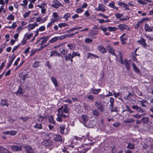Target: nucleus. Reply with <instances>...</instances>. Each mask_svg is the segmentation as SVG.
<instances>
[{
  "mask_svg": "<svg viewBox=\"0 0 153 153\" xmlns=\"http://www.w3.org/2000/svg\"><path fill=\"white\" fill-rule=\"evenodd\" d=\"M90 146V145L84 144L78 147L77 149L78 153H85L91 148Z\"/></svg>",
  "mask_w": 153,
  "mask_h": 153,
  "instance_id": "1",
  "label": "nucleus"
},
{
  "mask_svg": "<svg viewBox=\"0 0 153 153\" xmlns=\"http://www.w3.org/2000/svg\"><path fill=\"white\" fill-rule=\"evenodd\" d=\"M119 56L120 58V59L119 62H120L122 64H124V63L126 67H129L130 65H131V63L130 62V60H129L128 61L126 59H125L123 61V54L120 51H119Z\"/></svg>",
  "mask_w": 153,
  "mask_h": 153,
  "instance_id": "2",
  "label": "nucleus"
},
{
  "mask_svg": "<svg viewBox=\"0 0 153 153\" xmlns=\"http://www.w3.org/2000/svg\"><path fill=\"white\" fill-rule=\"evenodd\" d=\"M115 16L116 18L119 19L121 21H125L129 19V17L128 16H126L125 17L121 18L123 16L122 14L117 13H116Z\"/></svg>",
  "mask_w": 153,
  "mask_h": 153,
  "instance_id": "3",
  "label": "nucleus"
},
{
  "mask_svg": "<svg viewBox=\"0 0 153 153\" xmlns=\"http://www.w3.org/2000/svg\"><path fill=\"white\" fill-rule=\"evenodd\" d=\"M60 6H62V4L57 0H54L51 5V7L56 8H58Z\"/></svg>",
  "mask_w": 153,
  "mask_h": 153,
  "instance_id": "4",
  "label": "nucleus"
},
{
  "mask_svg": "<svg viewBox=\"0 0 153 153\" xmlns=\"http://www.w3.org/2000/svg\"><path fill=\"white\" fill-rule=\"evenodd\" d=\"M11 149L13 151L18 152L22 150V146L16 145H12L10 146Z\"/></svg>",
  "mask_w": 153,
  "mask_h": 153,
  "instance_id": "5",
  "label": "nucleus"
},
{
  "mask_svg": "<svg viewBox=\"0 0 153 153\" xmlns=\"http://www.w3.org/2000/svg\"><path fill=\"white\" fill-rule=\"evenodd\" d=\"M52 144V141L50 140H44L42 142V144L46 146H50Z\"/></svg>",
  "mask_w": 153,
  "mask_h": 153,
  "instance_id": "6",
  "label": "nucleus"
},
{
  "mask_svg": "<svg viewBox=\"0 0 153 153\" xmlns=\"http://www.w3.org/2000/svg\"><path fill=\"white\" fill-rule=\"evenodd\" d=\"M95 105L96 107L99 110L102 111L103 108V107L102 105V104L101 102L100 101H97L95 102Z\"/></svg>",
  "mask_w": 153,
  "mask_h": 153,
  "instance_id": "7",
  "label": "nucleus"
},
{
  "mask_svg": "<svg viewBox=\"0 0 153 153\" xmlns=\"http://www.w3.org/2000/svg\"><path fill=\"white\" fill-rule=\"evenodd\" d=\"M105 6H104L103 4H100L98 5L97 8H96V10L100 11L102 12H105L106 9L105 8Z\"/></svg>",
  "mask_w": 153,
  "mask_h": 153,
  "instance_id": "8",
  "label": "nucleus"
},
{
  "mask_svg": "<svg viewBox=\"0 0 153 153\" xmlns=\"http://www.w3.org/2000/svg\"><path fill=\"white\" fill-rule=\"evenodd\" d=\"M23 148L25 150L27 153H34L33 148L29 146H25Z\"/></svg>",
  "mask_w": 153,
  "mask_h": 153,
  "instance_id": "9",
  "label": "nucleus"
},
{
  "mask_svg": "<svg viewBox=\"0 0 153 153\" xmlns=\"http://www.w3.org/2000/svg\"><path fill=\"white\" fill-rule=\"evenodd\" d=\"M97 49L99 52L102 54H104L107 52V50L102 45H99L97 47Z\"/></svg>",
  "mask_w": 153,
  "mask_h": 153,
  "instance_id": "10",
  "label": "nucleus"
},
{
  "mask_svg": "<svg viewBox=\"0 0 153 153\" xmlns=\"http://www.w3.org/2000/svg\"><path fill=\"white\" fill-rule=\"evenodd\" d=\"M50 38V36H48L46 37H43L40 38V40H42L40 45L42 46L48 41Z\"/></svg>",
  "mask_w": 153,
  "mask_h": 153,
  "instance_id": "11",
  "label": "nucleus"
},
{
  "mask_svg": "<svg viewBox=\"0 0 153 153\" xmlns=\"http://www.w3.org/2000/svg\"><path fill=\"white\" fill-rule=\"evenodd\" d=\"M137 42L139 44L142 45L144 48H146V47L147 46L146 42V40L142 38H141L140 40L137 41Z\"/></svg>",
  "mask_w": 153,
  "mask_h": 153,
  "instance_id": "12",
  "label": "nucleus"
},
{
  "mask_svg": "<svg viewBox=\"0 0 153 153\" xmlns=\"http://www.w3.org/2000/svg\"><path fill=\"white\" fill-rule=\"evenodd\" d=\"M74 53H70L68 54V56H66V58L65 59V60L66 61H71V62H72L73 61L72 59L74 57Z\"/></svg>",
  "mask_w": 153,
  "mask_h": 153,
  "instance_id": "13",
  "label": "nucleus"
},
{
  "mask_svg": "<svg viewBox=\"0 0 153 153\" xmlns=\"http://www.w3.org/2000/svg\"><path fill=\"white\" fill-rule=\"evenodd\" d=\"M54 140L55 141L62 142V140L61 137L60 135L57 134H55L54 135Z\"/></svg>",
  "mask_w": 153,
  "mask_h": 153,
  "instance_id": "14",
  "label": "nucleus"
},
{
  "mask_svg": "<svg viewBox=\"0 0 153 153\" xmlns=\"http://www.w3.org/2000/svg\"><path fill=\"white\" fill-rule=\"evenodd\" d=\"M118 5L120 6L123 7L126 10H129L128 5L122 2H118Z\"/></svg>",
  "mask_w": 153,
  "mask_h": 153,
  "instance_id": "15",
  "label": "nucleus"
},
{
  "mask_svg": "<svg viewBox=\"0 0 153 153\" xmlns=\"http://www.w3.org/2000/svg\"><path fill=\"white\" fill-rule=\"evenodd\" d=\"M38 25V24L36 22H35L34 23L32 24H30L27 26L28 29L29 30L33 29L36 26Z\"/></svg>",
  "mask_w": 153,
  "mask_h": 153,
  "instance_id": "16",
  "label": "nucleus"
},
{
  "mask_svg": "<svg viewBox=\"0 0 153 153\" xmlns=\"http://www.w3.org/2000/svg\"><path fill=\"white\" fill-rule=\"evenodd\" d=\"M53 18L52 19L51 21H52V22H55L59 19V18H58L59 16L57 13L56 12H54L53 13Z\"/></svg>",
  "mask_w": 153,
  "mask_h": 153,
  "instance_id": "17",
  "label": "nucleus"
},
{
  "mask_svg": "<svg viewBox=\"0 0 153 153\" xmlns=\"http://www.w3.org/2000/svg\"><path fill=\"white\" fill-rule=\"evenodd\" d=\"M133 109H135L139 112L142 113L144 111L140 108L137 105H134L132 106Z\"/></svg>",
  "mask_w": 153,
  "mask_h": 153,
  "instance_id": "18",
  "label": "nucleus"
},
{
  "mask_svg": "<svg viewBox=\"0 0 153 153\" xmlns=\"http://www.w3.org/2000/svg\"><path fill=\"white\" fill-rule=\"evenodd\" d=\"M16 133V132L14 131H7L3 132V134H10L11 135H14Z\"/></svg>",
  "mask_w": 153,
  "mask_h": 153,
  "instance_id": "19",
  "label": "nucleus"
},
{
  "mask_svg": "<svg viewBox=\"0 0 153 153\" xmlns=\"http://www.w3.org/2000/svg\"><path fill=\"white\" fill-rule=\"evenodd\" d=\"M0 153H11L7 149L0 146Z\"/></svg>",
  "mask_w": 153,
  "mask_h": 153,
  "instance_id": "20",
  "label": "nucleus"
},
{
  "mask_svg": "<svg viewBox=\"0 0 153 153\" xmlns=\"http://www.w3.org/2000/svg\"><path fill=\"white\" fill-rule=\"evenodd\" d=\"M127 25L125 24H120L118 26V28L121 30H123L127 27Z\"/></svg>",
  "mask_w": 153,
  "mask_h": 153,
  "instance_id": "21",
  "label": "nucleus"
},
{
  "mask_svg": "<svg viewBox=\"0 0 153 153\" xmlns=\"http://www.w3.org/2000/svg\"><path fill=\"white\" fill-rule=\"evenodd\" d=\"M145 30L146 31L152 32L153 31L152 28H151L149 25L148 24H145Z\"/></svg>",
  "mask_w": 153,
  "mask_h": 153,
  "instance_id": "22",
  "label": "nucleus"
},
{
  "mask_svg": "<svg viewBox=\"0 0 153 153\" xmlns=\"http://www.w3.org/2000/svg\"><path fill=\"white\" fill-rule=\"evenodd\" d=\"M64 108L61 111L65 113H68L69 111V109L68 108V105L65 104L64 105Z\"/></svg>",
  "mask_w": 153,
  "mask_h": 153,
  "instance_id": "23",
  "label": "nucleus"
},
{
  "mask_svg": "<svg viewBox=\"0 0 153 153\" xmlns=\"http://www.w3.org/2000/svg\"><path fill=\"white\" fill-rule=\"evenodd\" d=\"M145 20V18H143L142 20L138 22L137 24L135 25L134 27V28L135 29H137L138 28L140 25L142 24L143 21Z\"/></svg>",
  "mask_w": 153,
  "mask_h": 153,
  "instance_id": "24",
  "label": "nucleus"
},
{
  "mask_svg": "<svg viewBox=\"0 0 153 153\" xmlns=\"http://www.w3.org/2000/svg\"><path fill=\"white\" fill-rule=\"evenodd\" d=\"M60 129V133L61 134H64V130L65 129V126L63 125H60L59 126Z\"/></svg>",
  "mask_w": 153,
  "mask_h": 153,
  "instance_id": "25",
  "label": "nucleus"
},
{
  "mask_svg": "<svg viewBox=\"0 0 153 153\" xmlns=\"http://www.w3.org/2000/svg\"><path fill=\"white\" fill-rule=\"evenodd\" d=\"M120 39L122 44L123 45L125 44H126V41L127 39V37H120Z\"/></svg>",
  "mask_w": 153,
  "mask_h": 153,
  "instance_id": "26",
  "label": "nucleus"
},
{
  "mask_svg": "<svg viewBox=\"0 0 153 153\" xmlns=\"http://www.w3.org/2000/svg\"><path fill=\"white\" fill-rule=\"evenodd\" d=\"M23 90L22 88L20 87H19L18 90L15 93L17 95H22L23 93Z\"/></svg>",
  "mask_w": 153,
  "mask_h": 153,
  "instance_id": "27",
  "label": "nucleus"
},
{
  "mask_svg": "<svg viewBox=\"0 0 153 153\" xmlns=\"http://www.w3.org/2000/svg\"><path fill=\"white\" fill-rule=\"evenodd\" d=\"M108 6L114 9L115 10H118V8L115 6L114 2L113 1H112L111 3H109Z\"/></svg>",
  "mask_w": 153,
  "mask_h": 153,
  "instance_id": "28",
  "label": "nucleus"
},
{
  "mask_svg": "<svg viewBox=\"0 0 153 153\" xmlns=\"http://www.w3.org/2000/svg\"><path fill=\"white\" fill-rule=\"evenodd\" d=\"M101 90L100 89H91V91L92 93L94 94H97L99 93Z\"/></svg>",
  "mask_w": 153,
  "mask_h": 153,
  "instance_id": "29",
  "label": "nucleus"
},
{
  "mask_svg": "<svg viewBox=\"0 0 153 153\" xmlns=\"http://www.w3.org/2000/svg\"><path fill=\"white\" fill-rule=\"evenodd\" d=\"M51 80L56 87L58 86V83L56 81V79L53 76L51 78Z\"/></svg>",
  "mask_w": 153,
  "mask_h": 153,
  "instance_id": "30",
  "label": "nucleus"
},
{
  "mask_svg": "<svg viewBox=\"0 0 153 153\" xmlns=\"http://www.w3.org/2000/svg\"><path fill=\"white\" fill-rule=\"evenodd\" d=\"M7 100L6 99L2 100L1 101V104L2 106L6 105L7 106L8 105L7 104Z\"/></svg>",
  "mask_w": 153,
  "mask_h": 153,
  "instance_id": "31",
  "label": "nucleus"
},
{
  "mask_svg": "<svg viewBox=\"0 0 153 153\" xmlns=\"http://www.w3.org/2000/svg\"><path fill=\"white\" fill-rule=\"evenodd\" d=\"M149 119L147 117H143L141 119V121L145 124H147L149 122Z\"/></svg>",
  "mask_w": 153,
  "mask_h": 153,
  "instance_id": "32",
  "label": "nucleus"
},
{
  "mask_svg": "<svg viewBox=\"0 0 153 153\" xmlns=\"http://www.w3.org/2000/svg\"><path fill=\"white\" fill-rule=\"evenodd\" d=\"M70 16V14L69 13H67L64 15L63 18L65 19V21H67L68 20V18Z\"/></svg>",
  "mask_w": 153,
  "mask_h": 153,
  "instance_id": "33",
  "label": "nucleus"
},
{
  "mask_svg": "<svg viewBox=\"0 0 153 153\" xmlns=\"http://www.w3.org/2000/svg\"><path fill=\"white\" fill-rule=\"evenodd\" d=\"M114 102V99L112 97H110V105H109V108H111V107H113Z\"/></svg>",
  "mask_w": 153,
  "mask_h": 153,
  "instance_id": "34",
  "label": "nucleus"
},
{
  "mask_svg": "<svg viewBox=\"0 0 153 153\" xmlns=\"http://www.w3.org/2000/svg\"><path fill=\"white\" fill-rule=\"evenodd\" d=\"M33 33H31L30 34H27L26 33L24 36V37L26 39L28 40L32 36Z\"/></svg>",
  "mask_w": 153,
  "mask_h": 153,
  "instance_id": "35",
  "label": "nucleus"
},
{
  "mask_svg": "<svg viewBox=\"0 0 153 153\" xmlns=\"http://www.w3.org/2000/svg\"><path fill=\"white\" fill-rule=\"evenodd\" d=\"M93 114L94 115L97 117H98L100 114L99 111L96 109L93 110Z\"/></svg>",
  "mask_w": 153,
  "mask_h": 153,
  "instance_id": "36",
  "label": "nucleus"
},
{
  "mask_svg": "<svg viewBox=\"0 0 153 153\" xmlns=\"http://www.w3.org/2000/svg\"><path fill=\"white\" fill-rule=\"evenodd\" d=\"M117 28L116 27H109L107 28L108 30L110 31H115L117 30Z\"/></svg>",
  "mask_w": 153,
  "mask_h": 153,
  "instance_id": "37",
  "label": "nucleus"
},
{
  "mask_svg": "<svg viewBox=\"0 0 153 153\" xmlns=\"http://www.w3.org/2000/svg\"><path fill=\"white\" fill-rule=\"evenodd\" d=\"M82 118L83 121L85 122L87 121L88 119V116L86 115H83L82 116Z\"/></svg>",
  "mask_w": 153,
  "mask_h": 153,
  "instance_id": "38",
  "label": "nucleus"
},
{
  "mask_svg": "<svg viewBox=\"0 0 153 153\" xmlns=\"http://www.w3.org/2000/svg\"><path fill=\"white\" fill-rule=\"evenodd\" d=\"M58 39L57 36H55L53 38H52L50 41H49V42L50 43H53L55 42H56L58 40Z\"/></svg>",
  "mask_w": 153,
  "mask_h": 153,
  "instance_id": "39",
  "label": "nucleus"
},
{
  "mask_svg": "<svg viewBox=\"0 0 153 153\" xmlns=\"http://www.w3.org/2000/svg\"><path fill=\"white\" fill-rule=\"evenodd\" d=\"M134 121V120L133 119H127L124 121V122L126 123H131Z\"/></svg>",
  "mask_w": 153,
  "mask_h": 153,
  "instance_id": "40",
  "label": "nucleus"
},
{
  "mask_svg": "<svg viewBox=\"0 0 153 153\" xmlns=\"http://www.w3.org/2000/svg\"><path fill=\"white\" fill-rule=\"evenodd\" d=\"M135 147L134 145L131 143H128L127 148L130 149H133Z\"/></svg>",
  "mask_w": 153,
  "mask_h": 153,
  "instance_id": "41",
  "label": "nucleus"
},
{
  "mask_svg": "<svg viewBox=\"0 0 153 153\" xmlns=\"http://www.w3.org/2000/svg\"><path fill=\"white\" fill-rule=\"evenodd\" d=\"M67 46L71 50H73L75 48V45L74 44H70L67 45Z\"/></svg>",
  "mask_w": 153,
  "mask_h": 153,
  "instance_id": "42",
  "label": "nucleus"
},
{
  "mask_svg": "<svg viewBox=\"0 0 153 153\" xmlns=\"http://www.w3.org/2000/svg\"><path fill=\"white\" fill-rule=\"evenodd\" d=\"M49 122L52 124H55V122L54 120L53 117L52 116L49 117Z\"/></svg>",
  "mask_w": 153,
  "mask_h": 153,
  "instance_id": "43",
  "label": "nucleus"
},
{
  "mask_svg": "<svg viewBox=\"0 0 153 153\" xmlns=\"http://www.w3.org/2000/svg\"><path fill=\"white\" fill-rule=\"evenodd\" d=\"M61 52L62 55L64 56L65 59L66 56H67V54L68 53L67 51L65 49H63Z\"/></svg>",
  "mask_w": 153,
  "mask_h": 153,
  "instance_id": "44",
  "label": "nucleus"
},
{
  "mask_svg": "<svg viewBox=\"0 0 153 153\" xmlns=\"http://www.w3.org/2000/svg\"><path fill=\"white\" fill-rule=\"evenodd\" d=\"M111 112H117L118 111V108L117 107H114L113 106V107H111Z\"/></svg>",
  "mask_w": 153,
  "mask_h": 153,
  "instance_id": "45",
  "label": "nucleus"
},
{
  "mask_svg": "<svg viewBox=\"0 0 153 153\" xmlns=\"http://www.w3.org/2000/svg\"><path fill=\"white\" fill-rule=\"evenodd\" d=\"M64 112H61L60 113H58L59 114V116H60L62 118H66L67 117H68V116L64 114Z\"/></svg>",
  "mask_w": 153,
  "mask_h": 153,
  "instance_id": "46",
  "label": "nucleus"
},
{
  "mask_svg": "<svg viewBox=\"0 0 153 153\" xmlns=\"http://www.w3.org/2000/svg\"><path fill=\"white\" fill-rule=\"evenodd\" d=\"M42 124H36L34 126V128H37L39 129H41L42 128Z\"/></svg>",
  "mask_w": 153,
  "mask_h": 153,
  "instance_id": "47",
  "label": "nucleus"
},
{
  "mask_svg": "<svg viewBox=\"0 0 153 153\" xmlns=\"http://www.w3.org/2000/svg\"><path fill=\"white\" fill-rule=\"evenodd\" d=\"M14 17L12 14L9 15L7 18V19H11L13 21L14 20Z\"/></svg>",
  "mask_w": 153,
  "mask_h": 153,
  "instance_id": "48",
  "label": "nucleus"
},
{
  "mask_svg": "<svg viewBox=\"0 0 153 153\" xmlns=\"http://www.w3.org/2000/svg\"><path fill=\"white\" fill-rule=\"evenodd\" d=\"M57 117L56 118V120L58 122H62V118L59 116L58 113L57 114Z\"/></svg>",
  "mask_w": 153,
  "mask_h": 153,
  "instance_id": "49",
  "label": "nucleus"
},
{
  "mask_svg": "<svg viewBox=\"0 0 153 153\" xmlns=\"http://www.w3.org/2000/svg\"><path fill=\"white\" fill-rule=\"evenodd\" d=\"M68 25V24L65 23H61L58 25V26L59 28H61L62 27L66 26Z\"/></svg>",
  "mask_w": 153,
  "mask_h": 153,
  "instance_id": "50",
  "label": "nucleus"
},
{
  "mask_svg": "<svg viewBox=\"0 0 153 153\" xmlns=\"http://www.w3.org/2000/svg\"><path fill=\"white\" fill-rule=\"evenodd\" d=\"M92 40L91 39H90L89 38H86L85 40V42L87 43H89L92 42Z\"/></svg>",
  "mask_w": 153,
  "mask_h": 153,
  "instance_id": "51",
  "label": "nucleus"
},
{
  "mask_svg": "<svg viewBox=\"0 0 153 153\" xmlns=\"http://www.w3.org/2000/svg\"><path fill=\"white\" fill-rule=\"evenodd\" d=\"M30 11H28L27 12H26L23 15V17L24 18H26L28 17L29 15L30 14Z\"/></svg>",
  "mask_w": 153,
  "mask_h": 153,
  "instance_id": "52",
  "label": "nucleus"
},
{
  "mask_svg": "<svg viewBox=\"0 0 153 153\" xmlns=\"http://www.w3.org/2000/svg\"><path fill=\"white\" fill-rule=\"evenodd\" d=\"M142 114H132L131 116L133 117H134L136 118H140L142 116Z\"/></svg>",
  "mask_w": 153,
  "mask_h": 153,
  "instance_id": "53",
  "label": "nucleus"
},
{
  "mask_svg": "<svg viewBox=\"0 0 153 153\" xmlns=\"http://www.w3.org/2000/svg\"><path fill=\"white\" fill-rule=\"evenodd\" d=\"M84 10L81 8H78L76 10V12L78 13H80L83 12Z\"/></svg>",
  "mask_w": 153,
  "mask_h": 153,
  "instance_id": "54",
  "label": "nucleus"
},
{
  "mask_svg": "<svg viewBox=\"0 0 153 153\" xmlns=\"http://www.w3.org/2000/svg\"><path fill=\"white\" fill-rule=\"evenodd\" d=\"M57 37L58 40H61L65 38L66 37V36L65 35H62Z\"/></svg>",
  "mask_w": 153,
  "mask_h": 153,
  "instance_id": "55",
  "label": "nucleus"
},
{
  "mask_svg": "<svg viewBox=\"0 0 153 153\" xmlns=\"http://www.w3.org/2000/svg\"><path fill=\"white\" fill-rule=\"evenodd\" d=\"M98 33V32L97 31H96L95 30H92L91 32V36H93L95 35H97Z\"/></svg>",
  "mask_w": 153,
  "mask_h": 153,
  "instance_id": "56",
  "label": "nucleus"
},
{
  "mask_svg": "<svg viewBox=\"0 0 153 153\" xmlns=\"http://www.w3.org/2000/svg\"><path fill=\"white\" fill-rule=\"evenodd\" d=\"M113 126L115 127H117L120 125V123L117 122L114 123L113 125Z\"/></svg>",
  "mask_w": 153,
  "mask_h": 153,
  "instance_id": "57",
  "label": "nucleus"
},
{
  "mask_svg": "<svg viewBox=\"0 0 153 153\" xmlns=\"http://www.w3.org/2000/svg\"><path fill=\"white\" fill-rule=\"evenodd\" d=\"M45 27L44 26H42L40 27L38 30L40 31H44L45 30Z\"/></svg>",
  "mask_w": 153,
  "mask_h": 153,
  "instance_id": "58",
  "label": "nucleus"
},
{
  "mask_svg": "<svg viewBox=\"0 0 153 153\" xmlns=\"http://www.w3.org/2000/svg\"><path fill=\"white\" fill-rule=\"evenodd\" d=\"M20 45V44H19L17 45L14 46L12 50V52L13 53L15 51V50L17 49Z\"/></svg>",
  "mask_w": 153,
  "mask_h": 153,
  "instance_id": "59",
  "label": "nucleus"
},
{
  "mask_svg": "<svg viewBox=\"0 0 153 153\" xmlns=\"http://www.w3.org/2000/svg\"><path fill=\"white\" fill-rule=\"evenodd\" d=\"M87 98L89 100H93L94 99V97L93 96L91 95H88Z\"/></svg>",
  "mask_w": 153,
  "mask_h": 153,
  "instance_id": "60",
  "label": "nucleus"
},
{
  "mask_svg": "<svg viewBox=\"0 0 153 153\" xmlns=\"http://www.w3.org/2000/svg\"><path fill=\"white\" fill-rule=\"evenodd\" d=\"M26 41L25 40V39L24 37L22 40L21 41V44L23 45H25L26 43Z\"/></svg>",
  "mask_w": 153,
  "mask_h": 153,
  "instance_id": "61",
  "label": "nucleus"
},
{
  "mask_svg": "<svg viewBox=\"0 0 153 153\" xmlns=\"http://www.w3.org/2000/svg\"><path fill=\"white\" fill-rule=\"evenodd\" d=\"M89 56L90 57L93 56V57H94L95 58H99V57L98 56L95 55L94 54H93L92 53H90Z\"/></svg>",
  "mask_w": 153,
  "mask_h": 153,
  "instance_id": "62",
  "label": "nucleus"
},
{
  "mask_svg": "<svg viewBox=\"0 0 153 153\" xmlns=\"http://www.w3.org/2000/svg\"><path fill=\"white\" fill-rule=\"evenodd\" d=\"M20 118L23 120L24 121H25L27 120L29 118L27 117H21Z\"/></svg>",
  "mask_w": 153,
  "mask_h": 153,
  "instance_id": "63",
  "label": "nucleus"
},
{
  "mask_svg": "<svg viewBox=\"0 0 153 153\" xmlns=\"http://www.w3.org/2000/svg\"><path fill=\"white\" fill-rule=\"evenodd\" d=\"M23 4H21V5L22 6L26 5L27 4L28 2L27 0H24L23 1Z\"/></svg>",
  "mask_w": 153,
  "mask_h": 153,
  "instance_id": "64",
  "label": "nucleus"
}]
</instances>
